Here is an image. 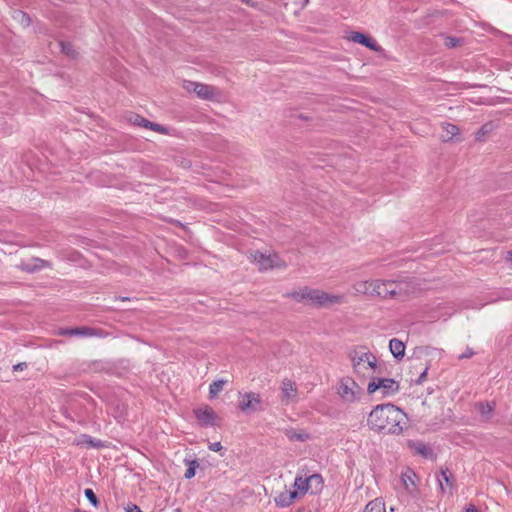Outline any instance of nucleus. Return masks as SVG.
<instances>
[{"label": "nucleus", "mask_w": 512, "mask_h": 512, "mask_svg": "<svg viewBox=\"0 0 512 512\" xmlns=\"http://www.w3.org/2000/svg\"><path fill=\"white\" fill-rule=\"evenodd\" d=\"M406 423V414L390 403L377 405L367 419L371 430L394 435L401 434Z\"/></svg>", "instance_id": "obj_1"}, {"label": "nucleus", "mask_w": 512, "mask_h": 512, "mask_svg": "<svg viewBox=\"0 0 512 512\" xmlns=\"http://www.w3.org/2000/svg\"><path fill=\"white\" fill-rule=\"evenodd\" d=\"M285 296L292 298L297 302H305L310 305H316L319 307L342 304L345 302L344 295L329 294L320 289H314L308 286H304L298 290L289 292Z\"/></svg>", "instance_id": "obj_2"}, {"label": "nucleus", "mask_w": 512, "mask_h": 512, "mask_svg": "<svg viewBox=\"0 0 512 512\" xmlns=\"http://www.w3.org/2000/svg\"><path fill=\"white\" fill-rule=\"evenodd\" d=\"M354 373L361 378H372L380 373L376 356L365 346H358L349 352Z\"/></svg>", "instance_id": "obj_3"}, {"label": "nucleus", "mask_w": 512, "mask_h": 512, "mask_svg": "<svg viewBox=\"0 0 512 512\" xmlns=\"http://www.w3.org/2000/svg\"><path fill=\"white\" fill-rule=\"evenodd\" d=\"M414 287L404 280H373L371 289V297H379L382 299H392L397 296L407 295L412 292Z\"/></svg>", "instance_id": "obj_4"}, {"label": "nucleus", "mask_w": 512, "mask_h": 512, "mask_svg": "<svg viewBox=\"0 0 512 512\" xmlns=\"http://www.w3.org/2000/svg\"><path fill=\"white\" fill-rule=\"evenodd\" d=\"M251 258L258 265L260 271L273 268L285 269L287 267V263L277 253L265 254L260 251H254L251 253Z\"/></svg>", "instance_id": "obj_5"}, {"label": "nucleus", "mask_w": 512, "mask_h": 512, "mask_svg": "<svg viewBox=\"0 0 512 512\" xmlns=\"http://www.w3.org/2000/svg\"><path fill=\"white\" fill-rule=\"evenodd\" d=\"M338 394L344 401L354 402L362 394L361 386L351 377H344L339 382Z\"/></svg>", "instance_id": "obj_6"}, {"label": "nucleus", "mask_w": 512, "mask_h": 512, "mask_svg": "<svg viewBox=\"0 0 512 512\" xmlns=\"http://www.w3.org/2000/svg\"><path fill=\"white\" fill-rule=\"evenodd\" d=\"M377 390H381L384 396L393 395L399 391V384L391 378L373 377L368 383L367 392L373 394Z\"/></svg>", "instance_id": "obj_7"}, {"label": "nucleus", "mask_w": 512, "mask_h": 512, "mask_svg": "<svg viewBox=\"0 0 512 512\" xmlns=\"http://www.w3.org/2000/svg\"><path fill=\"white\" fill-rule=\"evenodd\" d=\"M239 408L242 412L247 414L262 410L260 395L254 392L242 394L239 401Z\"/></svg>", "instance_id": "obj_8"}, {"label": "nucleus", "mask_w": 512, "mask_h": 512, "mask_svg": "<svg viewBox=\"0 0 512 512\" xmlns=\"http://www.w3.org/2000/svg\"><path fill=\"white\" fill-rule=\"evenodd\" d=\"M474 408L478 412L479 422L484 424L492 422L495 415V402L479 401L474 404Z\"/></svg>", "instance_id": "obj_9"}, {"label": "nucleus", "mask_w": 512, "mask_h": 512, "mask_svg": "<svg viewBox=\"0 0 512 512\" xmlns=\"http://www.w3.org/2000/svg\"><path fill=\"white\" fill-rule=\"evenodd\" d=\"M194 414L202 426L207 427L217 425L218 416L215 411L208 405L195 409Z\"/></svg>", "instance_id": "obj_10"}, {"label": "nucleus", "mask_w": 512, "mask_h": 512, "mask_svg": "<svg viewBox=\"0 0 512 512\" xmlns=\"http://www.w3.org/2000/svg\"><path fill=\"white\" fill-rule=\"evenodd\" d=\"M196 88H198L196 95L202 100L220 101L222 98L221 90L215 86L200 83Z\"/></svg>", "instance_id": "obj_11"}, {"label": "nucleus", "mask_w": 512, "mask_h": 512, "mask_svg": "<svg viewBox=\"0 0 512 512\" xmlns=\"http://www.w3.org/2000/svg\"><path fill=\"white\" fill-rule=\"evenodd\" d=\"M280 388L282 392L281 400L284 404L289 405L297 400L298 390L294 381L285 378Z\"/></svg>", "instance_id": "obj_12"}, {"label": "nucleus", "mask_w": 512, "mask_h": 512, "mask_svg": "<svg viewBox=\"0 0 512 512\" xmlns=\"http://www.w3.org/2000/svg\"><path fill=\"white\" fill-rule=\"evenodd\" d=\"M437 481H438L440 491L443 494L446 493V491L448 489L449 490L448 493L450 495H452L453 489L455 487V479L448 468L441 469L440 475L437 477Z\"/></svg>", "instance_id": "obj_13"}, {"label": "nucleus", "mask_w": 512, "mask_h": 512, "mask_svg": "<svg viewBox=\"0 0 512 512\" xmlns=\"http://www.w3.org/2000/svg\"><path fill=\"white\" fill-rule=\"evenodd\" d=\"M348 40H350L354 43H359V44L369 48L372 51L377 52L380 50V46L377 44V42L373 38H371L361 32H351L348 36Z\"/></svg>", "instance_id": "obj_14"}, {"label": "nucleus", "mask_w": 512, "mask_h": 512, "mask_svg": "<svg viewBox=\"0 0 512 512\" xmlns=\"http://www.w3.org/2000/svg\"><path fill=\"white\" fill-rule=\"evenodd\" d=\"M58 334L63 335V336H81V337L99 336L96 329L86 327V326L75 327V328H61L59 330Z\"/></svg>", "instance_id": "obj_15"}, {"label": "nucleus", "mask_w": 512, "mask_h": 512, "mask_svg": "<svg viewBox=\"0 0 512 512\" xmlns=\"http://www.w3.org/2000/svg\"><path fill=\"white\" fill-rule=\"evenodd\" d=\"M50 263L46 260L40 259V258H33L30 261H23L19 265V268L22 271L28 272V273H34L37 271H40L44 267H49Z\"/></svg>", "instance_id": "obj_16"}, {"label": "nucleus", "mask_w": 512, "mask_h": 512, "mask_svg": "<svg viewBox=\"0 0 512 512\" xmlns=\"http://www.w3.org/2000/svg\"><path fill=\"white\" fill-rule=\"evenodd\" d=\"M415 479H416V474L415 472L410 469V468H407L404 472H402L401 474V480H402V484L405 488V490L411 494V495H414L415 492L417 491V488H416V484H415Z\"/></svg>", "instance_id": "obj_17"}, {"label": "nucleus", "mask_w": 512, "mask_h": 512, "mask_svg": "<svg viewBox=\"0 0 512 512\" xmlns=\"http://www.w3.org/2000/svg\"><path fill=\"white\" fill-rule=\"evenodd\" d=\"M409 447L424 458H432L433 452L430 446L421 441H410Z\"/></svg>", "instance_id": "obj_18"}, {"label": "nucleus", "mask_w": 512, "mask_h": 512, "mask_svg": "<svg viewBox=\"0 0 512 512\" xmlns=\"http://www.w3.org/2000/svg\"><path fill=\"white\" fill-rule=\"evenodd\" d=\"M372 287H373V280L357 281L352 286L355 295H367L370 297H371Z\"/></svg>", "instance_id": "obj_19"}, {"label": "nucleus", "mask_w": 512, "mask_h": 512, "mask_svg": "<svg viewBox=\"0 0 512 512\" xmlns=\"http://www.w3.org/2000/svg\"><path fill=\"white\" fill-rule=\"evenodd\" d=\"M297 497L296 491H284L275 497V503L279 507H288Z\"/></svg>", "instance_id": "obj_20"}, {"label": "nucleus", "mask_w": 512, "mask_h": 512, "mask_svg": "<svg viewBox=\"0 0 512 512\" xmlns=\"http://www.w3.org/2000/svg\"><path fill=\"white\" fill-rule=\"evenodd\" d=\"M389 348H390V351L392 353V355L396 358V359H401L404 357L405 355V345L404 343L397 339V338H393L390 340L389 342Z\"/></svg>", "instance_id": "obj_21"}, {"label": "nucleus", "mask_w": 512, "mask_h": 512, "mask_svg": "<svg viewBox=\"0 0 512 512\" xmlns=\"http://www.w3.org/2000/svg\"><path fill=\"white\" fill-rule=\"evenodd\" d=\"M458 133H459L458 126L451 124V123H445L443 125V132L441 134V139L444 142L451 141Z\"/></svg>", "instance_id": "obj_22"}, {"label": "nucleus", "mask_w": 512, "mask_h": 512, "mask_svg": "<svg viewBox=\"0 0 512 512\" xmlns=\"http://www.w3.org/2000/svg\"><path fill=\"white\" fill-rule=\"evenodd\" d=\"M285 435L290 441L298 442H304L310 438L308 433L304 431H296L293 429L286 430Z\"/></svg>", "instance_id": "obj_23"}, {"label": "nucleus", "mask_w": 512, "mask_h": 512, "mask_svg": "<svg viewBox=\"0 0 512 512\" xmlns=\"http://www.w3.org/2000/svg\"><path fill=\"white\" fill-rule=\"evenodd\" d=\"M226 383L227 381L224 379L213 381L209 386V397L211 399L215 398L223 390Z\"/></svg>", "instance_id": "obj_24"}, {"label": "nucleus", "mask_w": 512, "mask_h": 512, "mask_svg": "<svg viewBox=\"0 0 512 512\" xmlns=\"http://www.w3.org/2000/svg\"><path fill=\"white\" fill-rule=\"evenodd\" d=\"M323 479L320 474H312L309 476V486L313 493H317L321 490Z\"/></svg>", "instance_id": "obj_25"}, {"label": "nucleus", "mask_w": 512, "mask_h": 512, "mask_svg": "<svg viewBox=\"0 0 512 512\" xmlns=\"http://www.w3.org/2000/svg\"><path fill=\"white\" fill-rule=\"evenodd\" d=\"M59 46L61 52L65 54L67 57L71 59H75L77 57L78 53L70 42L60 41Z\"/></svg>", "instance_id": "obj_26"}, {"label": "nucleus", "mask_w": 512, "mask_h": 512, "mask_svg": "<svg viewBox=\"0 0 512 512\" xmlns=\"http://www.w3.org/2000/svg\"><path fill=\"white\" fill-rule=\"evenodd\" d=\"M363 512H385V504L379 499L372 500L365 506Z\"/></svg>", "instance_id": "obj_27"}, {"label": "nucleus", "mask_w": 512, "mask_h": 512, "mask_svg": "<svg viewBox=\"0 0 512 512\" xmlns=\"http://www.w3.org/2000/svg\"><path fill=\"white\" fill-rule=\"evenodd\" d=\"M294 486L302 493L307 492L310 489L309 477L303 478L298 476L295 478Z\"/></svg>", "instance_id": "obj_28"}, {"label": "nucleus", "mask_w": 512, "mask_h": 512, "mask_svg": "<svg viewBox=\"0 0 512 512\" xmlns=\"http://www.w3.org/2000/svg\"><path fill=\"white\" fill-rule=\"evenodd\" d=\"M199 467V463L197 460L189 461V467L185 471L184 477L186 479H191L195 476L196 468Z\"/></svg>", "instance_id": "obj_29"}, {"label": "nucleus", "mask_w": 512, "mask_h": 512, "mask_svg": "<svg viewBox=\"0 0 512 512\" xmlns=\"http://www.w3.org/2000/svg\"><path fill=\"white\" fill-rule=\"evenodd\" d=\"M84 494H85L86 498L89 500V502H90L94 507H97V506H98L99 501H98V499H97L96 494L94 493V491H93L92 489H90V488L85 489Z\"/></svg>", "instance_id": "obj_30"}, {"label": "nucleus", "mask_w": 512, "mask_h": 512, "mask_svg": "<svg viewBox=\"0 0 512 512\" xmlns=\"http://www.w3.org/2000/svg\"><path fill=\"white\" fill-rule=\"evenodd\" d=\"M200 82L194 81H184L183 88L188 92H194L196 94L197 89L196 86H199Z\"/></svg>", "instance_id": "obj_31"}, {"label": "nucleus", "mask_w": 512, "mask_h": 512, "mask_svg": "<svg viewBox=\"0 0 512 512\" xmlns=\"http://www.w3.org/2000/svg\"><path fill=\"white\" fill-rule=\"evenodd\" d=\"M131 120L133 121V123H135L139 126L148 127L149 120H147L139 115H135L134 118H131Z\"/></svg>", "instance_id": "obj_32"}, {"label": "nucleus", "mask_w": 512, "mask_h": 512, "mask_svg": "<svg viewBox=\"0 0 512 512\" xmlns=\"http://www.w3.org/2000/svg\"><path fill=\"white\" fill-rule=\"evenodd\" d=\"M458 43H459L458 38L446 37V39H445V45L449 48L456 47L458 45Z\"/></svg>", "instance_id": "obj_33"}, {"label": "nucleus", "mask_w": 512, "mask_h": 512, "mask_svg": "<svg viewBox=\"0 0 512 512\" xmlns=\"http://www.w3.org/2000/svg\"><path fill=\"white\" fill-rule=\"evenodd\" d=\"M83 438L85 439V441H84L85 443H88V444H90L93 447H99L100 446V442L99 441L95 442L93 440V438L88 436V435H83Z\"/></svg>", "instance_id": "obj_34"}, {"label": "nucleus", "mask_w": 512, "mask_h": 512, "mask_svg": "<svg viewBox=\"0 0 512 512\" xmlns=\"http://www.w3.org/2000/svg\"><path fill=\"white\" fill-rule=\"evenodd\" d=\"M147 128H150L151 130L157 131V132H163L164 131V128L162 126H160L157 123L150 122V121L148 123V127Z\"/></svg>", "instance_id": "obj_35"}, {"label": "nucleus", "mask_w": 512, "mask_h": 512, "mask_svg": "<svg viewBox=\"0 0 512 512\" xmlns=\"http://www.w3.org/2000/svg\"><path fill=\"white\" fill-rule=\"evenodd\" d=\"M18 16L21 17V22L23 24L28 26L31 23V19H30V17L27 14H25V13L20 11V12H18Z\"/></svg>", "instance_id": "obj_36"}, {"label": "nucleus", "mask_w": 512, "mask_h": 512, "mask_svg": "<svg viewBox=\"0 0 512 512\" xmlns=\"http://www.w3.org/2000/svg\"><path fill=\"white\" fill-rule=\"evenodd\" d=\"M427 370L428 368H425L421 374L419 375V377L415 380V384L419 385V384H422L424 382V380L426 379V375H427Z\"/></svg>", "instance_id": "obj_37"}, {"label": "nucleus", "mask_w": 512, "mask_h": 512, "mask_svg": "<svg viewBox=\"0 0 512 512\" xmlns=\"http://www.w3.org/2000/svg\"><path fill=\"white\" fill-rule=\"evenodd\" d=\"M222 444L220 442H214V443H210L209 445V449L211 451H214V452H219L222 450Z\"/></svg>", "instance_id": "obj_38"}, {"label": "nucleus", "mask_w": 512, "mask_h": 512, "mask_svg": "<svg viewBox=\"0 0 512 512\" xmlns=\"http://www.w3.org/2000/svg\"><path fill=\"white\" fill-rule=\"evenodd\" d=\"M473 354H474V352L472 350L467 349L466 352H464L462 355L459 356V359L470 358Z\"/></svg>", "instance_id": "obj_39"}, {"label": "nucleus", "mask_w": 512, "mask_h": 512, "mask_svg": "<svg viewBox=\"0 0 512 512\" xmlns=\"http://www.w3.org/2000/svg\"><path fill=\"white\" fill-rule=\"evenodd\" d=\"M464 512H479L475 505L470 504L468 507H466Z\"/></svg>", "instance_id": "obj_40"}, {"label": "nucleus", "mask_w": 512, "mask_h": 512, "mask_svg": "<svg viewBox=\"0 0 512 512\" xmlns=\"http://www.w3.org/2000/svg\"><path fill=\"white\" fill-rule=\"evenodd\" d=\"M26 366H27L26 363H18L16 365H14L13 369L15 371L23 370Z\"/></svg>", "instance_id": "obj_41"}, {"label": "nucleus", "mask_w": 512, "mask_h": 512, "mask_svg": "<svg viewBox=\"0 0 512 512\" xmlns=\"http://www.w3.org/2000/svg\"><path fill=\"white\" fill-rule=\"evenodd\" d=\"M243 2H245L247 5H250V6H254L255 5V2L253 0H242Z\"/></svg>", "instance_id": "obj_42"}, {"label": "nucleus", "mask_w": 512, "mask_h": 512, "mask_svg": "<svg viewBox=\"0 0 512 512\" xmlns=\"http://www.w3.org/2000/svg\"><path fill=\"white\" fill-rule=\"evenodd\" d=\"M129 512H141L138 506L134 505L133 508Z\"/></svg>", "instance_id": "obj_43"}, {"label": "nucleus", "mask_w": 512, "mask_h": 512, "mask_svg": "<svg viewBox=\"0 0 512 512\" xmlns=\"http://www.w3.org/2000/svg\"><path fill=\"white\" fill-rule=\"evenodd\" d=\"M507 260H508V261H510V262H512V251H509V252L507 253Z\"/></svg>", "instance_id": "obj_44"}]
</instances>
